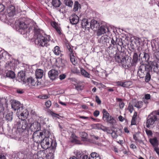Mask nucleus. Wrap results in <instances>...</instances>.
Masks as SVG:
<instances>
[{
	"mask_svg": "<svg viewBox=\"0 0 159 159\" xmlns=\"http://www.w3.org/2000/svg\"><path fill=\"white\" fill-rule=\"evenodd\" d=\"M29 114L27 110H24L20 113V115H19L18 117L21 120L18 121L17 123V129L20 132H23L25 131H27L29 132V124H28L25 119H26Z\"/></svg>",
	"mask_w": 159,
	"mask_h": 159,
	"instance_id": "nucleus-1",
	"label": "nucleus"
},
{
	"mask_svg": "<svg viewBox=\"0 0 159 159\" xmlns=\"http://www.w3.org/2000/svg\"><path fill=\"white\" fill-rule=\"evenodd\" d=\"M35 43L39 48L47 47L50 44L49 42L51 40V37L44 33L39 32L34 35Z\"/></svg>",
	"mask_w": 159,
	"mask_h": 159,
	"instance_id": "nucleus-2",
	"label": "nucleus"
},
{
	"mask_svg": "<svg viewBox=\"0 0 159 159\" xmlns=\"http://www.w3.org/2000/svg\"><path fill=\"white\" fill-rule=\"evenodd\" d=\"M50 134H47L46 136L43 138L40 143L42 148L47 149L50 148L52 150H55L57 147V143L56 142L49 137Z\"/></svg>",
	"mask_w": 159,
	"mask_h": 159,
	"instance_id": "nucleus-3",
	"label": "nucleus"
},
{
	"mask_svg": "<svg viewBox=\"0 0 159 159\" xmlns=\"http://www.w3.org/2000/svg\"><path fill=\"white\" fill-rule=\"evenodd\" d=\"M47 134H50V132L44 129L43 132L37 131L33 133V139L34 141L37 143H39L41 142L44 136H46Z\"/></svg>",
	"mask_w": 159,
	"mask_h": 159,
	"instance_id": "nucleus-4",
	"label": "nucleus"
},
{
	"mask_svg": "<svg viewBox=\"0 0 159 159\" xmlns=\"http://www.w3.org/2000/svg\"><path fill=\"white\" fill-rule=\"evenodd\" d=\"M158 67L157 62L156 61L152 62L148 65L142 64L140 65V68L143 71L147 69L148 71H150L152 70L154 72H157L158 71Z\"/></svg>",
	"mask_w": 159,
	"mask_h": 159,
	"instance_id": "nucleus-5",
	"label": "nucleus"
},
{
	"mask_svg": "<svg viewBox=\"0 0 159 159\" xmlns=\"http://www.w3.org/2000/svg\"><path fill=\"white\" fill-rule=\"evenodd\" d=\"M139 71L138 72V74L140 78H143L145 77V80L147 82H149L151 79V75L150 72L147 69L142 70L140 68V66L139 67Z\"/></svg>",
	"mask_w": 159,
	"mask_h": 159,
	"instance_id": "nucleus-6",
	"label": "nucleus"
},
{
	"mask_svg": "<svg viewBox=\"0 0 159 159\" xmlns=\"http://www.w3.org/2000/svg\"><path fill=\"white\" fill-rule=\"evenodd\" d=\"M11 107L15 110H17V113L19 116L20 115V113L24 111V110L23 107L21 106L20 103L18 101H13L11 103Z\"/></svg>",
	"mask_w": 159,
	"mask_h": 159,
	"instance_id": "nucleus-7",
	"label": "nucleus"
},
{
	"mask_svg": "<svg viewBox=\"0 0 159 159\" xmlns=\"http://www.w3.org/2000/svg\"><path fill=\"white\" fill-rule=\"evenodd\" d=\"M157 115L151 114L147 119L146 123V127L150 128L151 126L157 120Z\"/></svg>",
	"mask_w": 159,
	"mask_h": 159,
	"instance_id": "nucleus-8",
	"label": "nucleus"
},
{
	"mask_svg": "<svg viewBox=\"0 0 159 159\" xmlns=\"http://www.w3.org/2000/svg\"><path fill=\"white\" fill-rule=\"evenodd\" d=\"M29 132L31 131L30 134L32 132H37L39 131L41 129V125L40 123L37 121H34L31 124L29 127Z\"/></svg>",
	"mask_w": 159,
	"mask_h": 159,
	"instance_id": "nucleus-9",
	"label": "nucleus"
},
{
	"mask_svg": "<svg viewBox=\"0 0 159 159\" xmlns=\"http://www.w3.org/2000/svg\"><path fill=\"white\" fill-rule=\"evenodd\" d=\"M100 27V24L99 23L95 20H92L90 23V28H91L94 31L97 30Z\"/></svg>",
	"mask_w": 159,
	"mask_h": 159,
	"instance_id": "nucleus-10",
	"label": "nucleus"
},
{
	"mask_svg": "<svg viewBox=\"0 0 159 159\" xmlns=\"http://www.w3.org/2000/svg\"><path fill=\"white\" fill-rule=\"evenodd\" d=\"M48 75L51 80H55L58 76V71L52 69L48 72Z\"/></svg>",
	"mask_w": 159,
	"mask_h": 159,
	"instance_id": "nucleus-11",
	"label": "nucleus"
},
{
	"mask_svg": "<svg viewBox=\"0 0 159 159\" xmlns=\"http://www.w3.org/2000/svg\"><path fill=\"white\" fill-rule=\"evenodd\" d=\"M15 12V7L13 5L10 6L7 9L6 15H8L9 17L12 16L14 15Z\"/></svg>",
	"mask_w": 159,
	"mask_h": 159,
	"instance_id": "nucleus-12",
	"label": "nucleus"
},
{
	"mask_svg": "<svg viewBox=\"0 0 159 159\" xmlns=\"http://www.w3.org/2000/svg\"><path fill=\"white\" fill-rule=\"evenodd\" d=\"M108 30V29L106 26L102 25L98 30L97 32V35L98 36H100L102 34L106 33V32Z\"/></svg>",
	"mask_w": 159,
	"mask_h": 159,
	"instance_id": "nucleus-13",
	"label": "nucleus"
},
{
	"mask_svg": "<svg viewBox=\"0 0 159 159\" xmlns=\"http://www.w3.org/2000/svg\"><path fill=\"white\" fill-rule=\"evenodd\" d=\"M79 18L76 14H73L70 17V23L72 25H76L79 21Z\"/></svg>",
	"mask_w": 159,
	"mask_h": 159,
	"instance_id": "nucleus-14",
	"label": "nucleus"
},
{
	"mask_svg": "<svg viewBox=\"0 0 159 159\" xmlns=\"http://www.w3.org/2000/svg\"><path fill=\"white\" fill-rule=\"evenodd\" d=\"M37 156L38 159H46L47 154L45 150H40L38 152Z\"/></svg>",
	"mask_w": 159,
	"mask_h": 159,
	"instance_id": "nucleus-15",
	"label": "nucleus"
},
{
	"mask_svg": "<svg viewBox=\"0 0 159 159\" xmlns=\"http://www.w3.org/2000/svg\"><path fill=\"white\" fill-rule=\"evenodd\" d=\"M17 78L20 81H22L24 83L26 79L25 78V73L24 71H20L18 73Z\"/></svg>",
	"mask_w": 159,
	"mask_h": 159,
	"instance_id": "nucleus-16",
	"label": "nucleus"
},
{
	"mask_svg": "<svg viewBox=\"0 0 159 159\" xmlns=\"http://www.w3.org/2000/svg\"><path fill=\"white\" fill-rule=\"evenodd\" d=\"M81 25L83 28H85L86 29H88V30H89L90 28V23L89 24L87 19H83L82 20Z\"/></svg>",
	"mask_w": 159,
	"mask_h": 159,
	"instance_id": "nucleus-17",
	"label": "nucleus"
},
{
	"mask_svg": "<svg viewBox=\"0 0 159 159\" xmlns=\"http://www.w3.org/2000/svg\"><path fill=\"white\" fill-rule=\"evenodd\" d=\"M138 61V55L136 52H134L133 56V59L131 63L132 66H135L136 65Z\"/></svg>",
	"mask_w": 159,
	"mask_h": 159,
	"instance_id": "nucleus-18",
	"label": "nucleus"
},
{
	"mask_svg": "<svg viewBox=\"0 0 159 159\" xmlns=\"http://www.w3.org/2000/svg\"><path fill=\"white\" fill-rule=\"evenodd\" d=\"M43 70L41 69H37L35 71V75L37 79H41L43 76Z\"/></svg>",
	"mask_w": 159,
	"mask_h": 159,
	"instance_id": "nucleus-19",
	"label": "nucleus"
},
{
	"mask_svg": "<svg viewBox=\"0 0 159 159\" xmlns=\"http://www.w3.org/2000/svg\"><path fill=\"white\" fill-rule=\"evenodd\" d=\"M99 43L102 44H105L107 42H109L108 36L107 35H105L102 36L99 40Z\"/></svg>",
	"mask_w": 159,
	"mask_h": 159,
	"instance_id": "nucleus-20",
	"label": "nucleus"
},
{
	"mask_svg": "<svg viewBox=\"0 0 159 159\" xmlns=\"http://www.w3.org/2000/svg\"><path fill=\"white\" fill-rule=\"evenodd\" d=\"M52 51L56 55L58 56L60 55L61 56L62 54L61 53V48L58 46H56L52 49Z\"/></svg>",
	"mask_w": 159,
	"mask_h": 159,
	"instance_id": "nucleus-21",
	"label": "nucleus"
},
{
	"mask_svg": "<svg viewBox=\"0 0 159 159\" xmlns=\"http://www.w3.org/2000/svg\"><path fill=\"white\" fill-rule=\"evenodd\" d=\"M116 100L120 109H122L125 106V103L123 99L120 98H116Z\"/></svg>",
	"mask_w": 159,
	"mask_h": 159,
	"instance_id": "nucleus-22",
	"label": "nucleus"
},
{
	"mask_svg": "<svg viewBox=\"0 0 159 159\" xmlns=\"http://www.w3.org/2000/svg\"><path fill=\"white\" fill-rule=\"evenodd\" d=\"M103 113L102 118L104 121H106L109 118V114L107 112L105 109H103L102 111Z\"/></svg>",
	"mask_w": 159,
	"mask_h": 159,
	"instance_id": "nucleus-23",
	"label": "nucleus"
},
{
	"mask_svg": "<svg viewBox=\"0 0 159 159\" xmlns=\"http://www.w3.org/2000/svg\"><path fill=\"white\" fill-rule=\"evenodd\" d=\"M90 159H101L99 154L95 152H92L90 155Z\"/></svg>",
	"mask_w": 159,
	"mask_h": 159,
	"instance_id": "nucleus-24",
	"label": "nucleus"
},
{
	"mask_svg": "<svg viewBox=\"0 0 159 159\" xmlns=\"http://www.w3.org/2000/svg\"><path fill=\"white\" fill-rule=\"evenodd\" d=\"M149 142L153 146H157L158 143V140L156 137H155L153 138L150 139Z\"/></svg>",
	"mask_w": 159,
	"mask_h": 159,
	"instance_id": "nucleus-25",
	"label": "nucleus"
},
{
	"mask_svg": "<svg viewBox=\"0 0 159 159\" xmlns=\"http://www.w3.org/2000/svg\"><path fill=\"white\" fill-rule=\"evenodd\" d=\"M18 26L20 28L19 30H24L27 28V25L24 22H20L19 23Z\"/></svg>",
	"mask_w": 159,
	"mask_h": 159,
	"instance_id": "nucleus-26",
	"label": "nucleus"
},
{
	"mask_svg": "<svg viewBox=\"0 0 159 159\" xmlns=\"http://www.w3.org/2000/svg\"><path fill=\"white\" fill-rule=\"evenodd\" d=\"M137 113L136 111L134 112L133 116L131 122V125H135L136 124V120L137 119Z\"/></svg>",
	"mask_w": 159,
	"mask_h": 159,
	"instance_id": "nucleus-27",
	"label": "nucleus"
},
{
	"mask_svg": "<svg viewBox=\"0 0 159 159\" xmlns=\"http://www.w3.org/2000/svg\"><path fill=\"white\" fill-rule=\"evenodd\" d=\"M7 76L11 78H14L15 77V73L12 70L8 71L6 73Z\"/></svg>",
	"mask_w": 159,
	"mask_h": 159,
	"instance_id": "nucleus-28",
	"label": "nucleus"
},
{
	"mask_svg": "<svg viewBox=\"0 0 159 159\" xmlns=\"http://www.w3.org/2000/svg\"><path fill=\"white\" fill-rule=\"evenodd\" d=\"M61 4L60 0H52V4L55 7H57L60 6Z\"/></svg>",
	"mask_w": 159,
	"mask_h": 159,
	"instance_id": "nucleus-29",
	"label": "nucleus"
},
{
	"mask_svg": "<svg viewBox=\"0 0 159 159\" xmlns=\"http://www.w3.org/2000/svg\"><path fill=\"white\" fill-rule=\"evenodd\" d=\"M32 80V77H29L25 81V82H24V83H25L26 85H27L28 87H29L30 88H31Z\"/></svg>",
	"mask_w": 159,
	"mask_h": 159,
	"instance_id": "nucleus-30",
	"label": "nucleus"
},
{
	"mask_svg": "<svg viewBox=\"0 0 159 159\" xmlns=\"http://www.w3.org/2000/svg\"><path fill=\"white\" fill-rule=\"evenodd\" d=\"M41 84V83L38 81L37 79H34L32 78V87L33 88L34 86H37Z\"/></svg>",
	"mask_w": 159,
	"mask_h": 159,
	"instance_id": "nucleus-31",
	"label": "nucleus"
},
{
	"mask_svg": "<svg viewBox=\"0 0 159 159\" xmlns=\"http://www.w3.org/2000/svg\"><path fill=\"white\" fill-rule=\"evenodd\" d=\"M70 60L72 64L74 65H75L77 63V61L75 59V57L73 54H70Z\"/></svg>",
	"mask_w": 159,
	"mask_h": 159,
	"instance_id": "nucleus-32",
	"label": "nucleus"
},
{
	"mask_svg": "<svg viewBox=\"0 0 159 159\" xmlns=\"http://www.w3.org/2000/svg\"><path fill=\"white\" fill-rule=\"evenodd\" d=\"M80 71L81 75L84 77L89 78L90 74L87 71L83 68H81Z\"/></svg>",
	"mask_w": 159,
	"mask_h": 159,
	"instance_id": "nucleus-33",
	"label": "nucleus"
},
{
	"mask_svg": "<svg viewBox=\"0 0 159 159\" xmlns=\"http://www.w3.org/2000/svg\"><path fill=\"white\" fill-rule=\"evenodd\" d=\"M105 121L107 123H110L113 125L116 122V120H115L114 118L112 117L111 116H110L109 118L108 119Z\"/></svg>",
	"mask_w": 159,
	"mask_h": 159,
	"instance_id": "nucleus-34",
	"label": "nucleus"
},
{
	"mask_svg": "<svg viewBox=\"0 0 159 159\" xmlns=\"http://www.w3.org/2000/svg\"><path fill=\"white\" fill-rule=\"evenodd\" d=\"M143 61L144 62H148L150 59V56L148 53L144 52L143 57Z\"/></svg>",
	"mask_w": 159,
	"mask_h": 159,
	"instance_id": "nucleus-35",
	"label": "nucleus"
},
{
	"mask_svg": "<svg viewBox=\"0 0 159 159\" xmlns=\"http://www.w3.org/2000/svg\"><path fill=\"white\" fill-rule=\"evenodd\" d=\"M143 101H139L134 104V106L138 109H140L143 107Z\"/></svg>",
	"mask_w": 159,
	"mask_h": 159,
	"instance_id": "nucleus-36",
	"label": "nucleus"
},
{
	"mask_svg": "<svg viewBox=\"0 0 159 159\" xmlns=\"http://www.w3.org/2000/svg\"><path fill=\"white\" fill-rule=\"evenodd\" d=\"M4 108L2 104L0 103V119L4 117L3 111Z\"/></svg>",
	"mask_w": 159,
	"mask_h": 159,
	"instance_id": "nucleus-37",
	"label": "nucleus"
},
{
	"mask_svg": "<svg viewBox=\"0 0 159 159\" xmlns=\"http://www.w3.org/2000/svg\"><path fill=\"white\" fill-rule=\"evenodd\" d=\"M54 152V150L52 149L51 152H49L47 155V157L46 159H54V156L53 152Z\"/></svg>",
	"mask_w": 159,
	"mask_h": 159,
	"instance_id": "nucleus-38",
	"label": "nucleus"
},
{
	"mask_svg": "<svg viewBox=\"0 0 159 159\" xmlns=\"http://www.w3.org/2000/svg\"><path fill=\"white\" fill-rule=\"evenodd\" d=\"M84 154V153L81 151H77L76 153V158L78 159H81Z\"/></svg>",
	"mask_w": 159,
	"mask_h": 159,
	"instance_id": "nucleus-39",
	"label": "nucleus"
},
{
	"mask_svg": "<svg viewBox=\"0 0 159 159\" xmlns=\"http://www.w3.org/2000/svg\"><path fill=\"white\" fill-rule=\"evenodd\" d=\"M77 137L74 134L71 135V142L72 143H76L77 142Z\"/></svg>",
	"mask_w": 159,
	"mask_h": 159,
	"instance_id": "nucleus-40",
	"label": "nucleus"
},
{
	"mask_svg": "<svg viewBox=\"0 0 159 159\" xmlns=\"http://www.w3.org/2000/svg\"><path fill=\"white\" fill-rule=\"evenodd\" d=\"M120 63H121L123 67H125L126 65L127 66H128L127 65L126 60L125 57H123L121 58Z\"/></svg>",
	"mask_w": 159,
	"mask_h": 159,
	"instance_id": "nucleus-41",
	"label": "nucleus"
},
{
	"mask_svg": "<svg viewBox=\"0 0 159 159\" xmlns=\"http://www.w3.org/2000/svg\"><path fill=\"white\" fill-rule=\"evenodd\" d=\"M132 84V82L130 81L124 82H123V87L128 88Z\"/></svg>",
	"mask_w": 159,
	"mask_h": 159,
	"instance_id": "nucleus-42",
	"label": "nucleus"
},
{
	"mask_svg": "<svg viewBox=\"0 0 159 159\" xmlns=\"http://www.w3.org/2000/svg\"><path fill=\"white\" fill-rule=\"evenodd\" d=\"M80 4L79 3L78 1H75V2L74 5V8L73 9V11H77L79 8V6Z\"/></svg>",
	"mask_w": 159,
	"mask_h": 159,
	"instance_id": "nucleus-43",
	"label": "nucleus"
},
{
	"mask_svg": "<svg viewBox=\"0 0 159 159\" xmlns=\"http://www.w3.org/2000/svg\"><path fill=\"white\" fill-rule=\"evenodd\" d=\"M65 4L66 6L71 7L73 4V2L71 0H65Z\"/></svg>",
	"mask_w": 159,
	"mask_h": 159,
	"instance_id": "nucleus-44",
	"label": "nucleus"
},
{
	"mask_svg": "<svg viewBox=\"0 0 159 159\" xmlns=\"http://www.w3.org/2000/svg\"><path fill=\"white\" fill-rule=\"evenodd\" d=\"M6 118L7 120L9 121H11L13 119L12 114L11 113H8L6 115Z\"/></svg>",
	"mask_w": 159,
	"mask_h": 159,
	"instance_id": "nucleus-45",
	"label": "nucleus"
},
{
	"mask_svg": "<svg viewBox=\"0 0 159 159\" xmlns=\"http://www.w3.org/2000/svg\"><path fill=\"white\" fill-rule=\"evenodd\" d=\"M128 110L130 113H132L134 110L133 105L130 103H129L128 107Z\"/></svg>",
	"mask_w": 159,
	"mask_h": 159,
	"instance_id": "nucleus-46",
	"label": "nucleus"
},
{
	"mask_svg": "<svg viewBox=\"0 0 159 159\" xmlns=\"http://www.w3.org/2000/svg\"><path fill=\"white\" fill-rule=\"evenodd\" d=\"M80 137L83 139H87L88 134L84 132H80Z\"/></svg>",
	"mask_w": 159,
	"mask_h": 159,
	"instance_id": "nucleus-47",
	"label": "nucleus"
},
{
	"mask_svg": "<svg viewBox=\"0 0 159 159\" xmlns=\"http://www.w3.org/2000/svg\"><path fill=\"white\" fill-rule=\"evenodd\" d=\"M50 114L53 117H55V118H57L58 119H60L59 117H58L57 116H59L60 117H62L61 116H59L60 114H57L54 112L53 111H51L50 112Z\"/></svg>",
	"mask_w": 159,
	"mask_h": 159,
	"instance_id": "nucleus-48",
	"label": "nucleus"
},
{
	"mask_svg": "<svg viewBox=\"0 0 159 159\" xmlns=\"http://www.w3.org/2000/svg\"><path fill=\"white\" fill-rule=\"evenodd\" d=\"M115 85L116 86H120L123 87V82L121 81H118L114 82Z\"/></svg>",
	"mask_w": 159,
	"mask_h": 159,
	"instance_id": "nucleus-49",
	"label": "nucleus"
},
{
	"mask_svg": "<svg viewBox=\"0 0 159 159\" xmlns=\"http://www.w3.org/2000/svg\"><path fill=\"white\" fill-rule=\"evenodd\" d=\"M98 127L101 129L104 132H106L107 129V127H106L101 125V124H98Z\"/></svg>",
	"mask_w": 159,
	"mask_h": 159,
	"instance_id": "nucleus-50",
	"label": "nucleus"
},
{
	"mask_svg": "<svg viewBox=\"0 0 159 159\" xmlns=\"http://www.w3.org/2000/svg\"><path fill=\"white\" fill-rule=\"evenodd\" d=\"M151 96L149 94H145L143 98L147 100H150L151 98Z\"/></svg>",
	"mask_w": 159,
	"mask_h": 159,
	"instance_id": "nucleus-51",
	"label": "nucleus"
},
{
	"mask_svg": "<svg viewBox=\"0 0 159 159\" xmlns=\"http://www.w3.org/2000/svg\"><path fill=\"white\" fill-rule=\"evenodd\" d=\"M95 100L98 104L100 105L101 104V101L98 96H95Z\"/></svg>",
	"mask_w": 159,
	"mask_h": 159,
	"instance_id": "nucleus-52",
	"label": "nucleus"
},
{
	"mask_svg": "<svg viewBox=\"0 0 159 159\" xmlns=\"http://www.w3.org/2000/svg\"><path fill=\"white\" fill-rule=\"evenodd\" d=\"M7 64L8 66H10V69H14V67L13 66V63L11 62V61H8Z\"/></svg>",
	"mask_w": 159,
	"mask_h": 159,
	"instance_id": "nucleus-53",
	"label": "nucleus"
},
{
	"mask_svg": "<svg viewBox=\"0 0 159 159\" xmlns=\"http://www.w3.org/2000/svg\"><path fill=\"white\" fill-rule=\"evenodd\" d=\"M112 137L113 139H116L117 138L118 135L115 131H113L111 134Z\"/></svg>",
	"mask_w": 159,
	"mask_h": 159,
	"instance_id": "nucleus-54",
	"label": "nucleus"
},
{
	"mask_svg": "<svg viewBox=\"0 0 159 159\" xmlns=\"http://www.w3.org/2000/svg\"><path fill=\"white\" fill-rule=\"evenodd\" d=\"M121 58L119 56H117L115 57L116 61L118 63H120Z\"/></svg>",
	"mask_w": 159,
	"mask_h": 159,
	"instance_id": "nucleus-55",
	"label": "nucleus"
},
{
	"mask_svg": "<svg viewBox=\"0 0 159 159\" xmlns=\"http://www.w3.org/2000/svg\"><path fill=\"white\" fill-rule=\"evenodd\" d=\"M48 98V96L46 94L42 95L39 96V98L42 99H47Z\"/></svg>",
	"mask_w": 159,
	"mask_h": 159,
	"instance_id": "nucleus-56",
	"label": "nucleus"
},
{
	"mask_svg": "<svg viewBox=\"0 0 159 159\" xmlns=\"http://www.w3.org/2000/svg\"><path fill=\"white\" fill-rule=\"evenodd\" d=\"M52 103L51 101L49 100L47 101L45 103L46 106L47 107H49L51 105Z\"/></svg>",
	"mask_w": 159,
	"mask_h": 159,
	"instance_id": "nucleus-57",
	"label": "nucleus"
},
{
	"mask_svg": "<svg viewBox=\"0 0 159 159\" xmlns=\"http://www.w3.org/2000/svg\"><path fill=\"white\" fill-rule=\"evenodd\" d=\"M145 131L146 134L148 136H151L152 135V131L151 130H149L148 129H146Z\"/></svg>",
	"mask_w": 159,
	"mask_h": 159,
	"instance_id": "nucleus-58",
	"label": "nucleus"
},
{
	"mask_svg": "<svg viewBox=\"0 0 159 159\" xmlns=\"http://www.w3.org/2000/svg\"><path fill=\"white\" fill-rule=\"evenodd\" d=\"M99 111H98L96 110L94 112L93 114L94 116L97 117L99 115Z\"/></svg>",
	"mask_w": 159,
	"mask_h": 159,
	"instance_id": "nucleus-59",
	"label": "nucleus"
},
{
	"mask_svg": "<svg viewBox=\"0 0 159 159\" xmlns=\"http://www.w3.org/2000/svg\"><path fill=\"white\" fill-rule=\"evenodd\" d=\"M5 9V6L2 4L0 3V12L3 11Z\"/></svg>",
	"mask_w": 159,
	"mask_h": 159,
	"instance_id": "nucleus-60",
	"label": "nucleus"
},
{
	"mask_svg": "<svg viewBox=\"0 0 159 159\" xmlns=\"http://www.w3.org/2000/svg\"><path fill=\"white\" fill-rule=\"evenodd\" d=\"M113 131V130L110 128L107 127L106 132L108 134H111Z\"/></svg>",
	"mask_w": 159,
	"mask_h": 159,
	"instance_id": "nucleus-61",
	"label": "nucleus"
},
{
	"mask_svg": "<svg viewBox=\"0 0 159 159\" xmlns=\"http://www.w3.org/2000/svg\"><path fill=\"white\" fill-rule=\"evenodd\" d=\"M66 77L65 74H61L59 76V79L61 80H63Z\"/></svg>",
	"mask_w": 159,
	"mask_h": 159,
	"instance_id": "nucleus-62",
	"label": "nucleus"
},
{
	"mask_svg": "<svg viewBox=\"0 0 159 159\" xmlns=\"http://www.w3.org/2000/svg\"><path fill=\"white\" fill-rule=\"evenodd\" d=\"M81 159H90V156L84 154Z\"/></svg>",
	"mask_w": 159,
	"mask_h": 159,
	"instance_id": "nucleus-63",
	"label": "nucleus"
},
{
	"mask_svg": "<svg viewBox=\"0 0 159 159\" xmlns=\"http://www.w3.org/2000/svg\"><path fill=\"white\" fill-rule=\"evenodd\" d=\"M55 29L59 34H61V29L59 27L57 26Z\"/></svg>",
	"mask_w": 159,
	"mask_h": 159,
	"instance_id": "nucleus-64",
	"label": "nucleus"
}]
</instances>
